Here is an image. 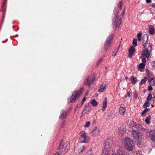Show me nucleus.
<instances>
[{
    "instance_id": "1",
    "label": "nucleus",
    "mask_w": 155,
    "mask_h": 155,
    "mask_svg": "<svg viewBox=\"0 0 155 155\" xmlns=\"http://www.w3.org/2000/svg\"><path fill=\"white\" fill-rule=\"evenodd\" d=\"M147 47H146L143 49L142 52V57L147 58V59L149 60L150 58L152 51V45L150 44L147 45Z\"/></svg>"
},
{
    "instance_id": "2",
    "label": "nucleus",
    "mask_w": 155,
    "mask_h": 155,
    "mask_svg": "<svg viewBox=\"0 0 155 155\" xmlns=\"http://www.w3.org/2000/svg\"><path fill=\"white\" fill-rule=\"evenodd\" d=\"M124 14V10L121 13L120 17V18L118 19V16L115 15V17L113 19V26L114 29L116 30L119 28L120 25L121 23V19L123 18Z\"/></svg>"
},
{
    "instance_id": "3",
    "label": "nucleus",
    "mask_w": 155,
    "mask_h": 155,
    "mask_svg": "<svg viewBox=\"0 0 155 155\" xmlns=\"http://www.w3.org/2000/svg\"><path fill=\"white\" fill-rule=\"evenodd\" d=\"M125 144V147L128 151H131L133 148L132 140L129 137H125L123 140Z\"/></svg>"
},
{
    "instance_id": "4",
    "label": "nucleus",
    "mask_w": 155,
    "mask_h": 155,
    "mask_svg": "<svg viewBox=\"0 0 155 155\" xmlns=\"http://www.w3.org/2000/svg\"><path fill=\"white\" fill-rule=\"evenodd\" d=\"M112 144L111 140H107L105 143L104 147L103 150L101 155H108L110 150V149Z\"/></svg>"
},
{
    "instance_id": "5",
    "label": "nucleus",
    "mask_w": 155,
    "mask_h": 155,
    "mask_svg": "<svg viewBox=\"0 0 155 155\" xmlns=\"http://www.w3.org/2000/svg\"><path fill=\"white\" fill-rule=\"evenodd\" d=\"M84 89V88L81 87L78 91H75V92H74L72 94L71 97L69 99L70 101L69 102L71 103L74 101L80 95Z\"/></svg>"
},
{
    "instance_id": "6",
    "label": "nucleus",
    "mask_w": 155,
    "mask_h": 155,
    "mask_svg": "<svg viewBox=\"0 0 155 155\" xmlns=\"http://www.w3.org/2000/svg\"><path fill=\"white\" fill-rule=\"evenodd\" d=\"M80 139L81 142L87 143L89 142L90 137L86 135V133L84 131H81L80 133Z\"/></svg>"
},
{
    "instance_id": "7",
    "label": "nucleus",
    "mask_w": 155,
    "mask_h": 155,
    "mask_svg": "<svg viewBox=\"0 0 155 155\" xmlns=\"http://www.w3.org/2000/svg\"><path fill=\"white\" fill-rule=\"evenodd\" d=\"M100 129L97 127H94L92 129L91 131V135L94 137L97 136L100 133Z\"/></svg>"
},
{
    "instance_id": "8",
    "label": "nucleus",
    "mask_w": 155,
    "mask_h": 155,
    "mask_svg": "<svg viewBox=\"0 0 155 155\" xmlns=\"http://www.w3.org/2000/svg\"><path fill=\"white\" fill-rule=\"evenodd\" d=\"M131 133L134 138L135 139H139L142 135L141 133L138 132L135 130L132 131Z\"/></svg>"
},
{
    "instance_id": "9",
    "label": "nucleus",
    "mask_w": 155,
    "mask_h": 155,
    "mask_svg": "<svg viewBox=\"0 0 155 155\" xmlns=\"http://www.w3.org/2000/svg\"><path fill=\"white\" fill-rule=\"evenodd\" d=\"M95 80V78L94 77L91 80H89L88 78L85 81H84V83L85 85H88L90 87L91 85L93 84V82Z\"/></svg>"
},
{
    "instance_id": "10",
    "label": "nucleus",
    "mask_w": 155,
    "mask_h": 155,
    "mask_svg": "<svg viewBox=\"0 0 155 155\" xmlns=\"http://www.w3.org/2000/svg\"><path fill=\"white\" fill-rule=\"evenodd\" d=\"M148 39V35L147 34L144 35L143 38V48H145L146 47H147V45L149 44V43H147Z\"/></svg>"
},
{
    "instance_id": "11",
    "label": "nucleus",
    "mask_w": 155,
    "mask_h": 155,
    "mask_svg": "<svg viewBox=\"0 0 155 155\" xmlns=\"http://www.w3.org/2000/svg\"><path fill=\"white\" fill-rule=\"evenodd\" d=\"M67 116V112L66 111L62 110L60 112V115L59 118L60 119H63L66 117Z\"/></svg>"
},
{
    "instance_id": "12",
    "label": "nucleus",
    "mask_w": 155,
    "mask_h": 155,
    "mask_svg": "<svg viewBox=\"0 0 155 155\" xmlns=\"http://www.w3.org/2000/svg\"><path fill=\"white\" fill-rule=\"evenodd\" d=\"M126 109L125 107L121 106L119 108V113L122 116H123L125 113Z\"/></svg>"
},
{
    "instance_id": "13",
    "label": "nucleus",
    "mask_w": 155,
    "mask_h": 155,
    "mask_svg": "<svg viewBox=\"0 0 155 155\" xmlns=\"http://www.w3.org/2000/svg\"><path fill=\"white\" fill-rule=\"evenodd\" d=\"M135 51L134 48L133 46L131 47L129 50V57L130 58H131L134 52Z\"/></svg>"
},
{
    "instance_id": "14",
    "label": "nucleus",
    "mask_w": 155,
    "mask_h": 155,
    "mask_svg": "<svg viewBox=\"0 0 155 155\" xmlns=\"http://www.w3.org/2000/svg\"><path fill=\"white\" fill-rule=\"evenodd\" d=\"M111 42L108 39H107L104 44V49L105 50L108 49V47L111 44Z\"/></svg>"
},
{
    "instance_id": "15",
    "label": "nucleus",
    "mask_w": 155,
    "mask_h": 155,
    "mask_svg": "<svg viewBox=\"0 0 155 155\" xmlns=\"http://www.w3.org/2000/svg\"><path fill=\"white\" fill-rule=\"evenodd\" d=\"M150 139L153 141H155V131L153 130L151 131L150 134Z\"/></svg>"
},
{
    "instance_id": "16",
    "label": "nucleus",
    "mask_w": 155,
    "mask_h": 155,
    "mask_svg": "<svg viewBox=\"0 0 155 155\" xmlns=\"http://www.w3.org/2000/svg\"><path fill=\"white\" fill-rule=\"evenodd\" d=\"M70 143L69 142H66L65 144L64 147V153H66L68 151V149L70 147Z\"/></svg>"
},
{
    "instance_id": "17",
    "label": "nucleus",
    "mask_w": 155,
    "mask_h": 155,
    "mask_svg": "<svg viewBox=\"0 0 155 155\" xmlns=\"http://www.w3.org/2000/svg\"><path fill=\"white\" fill-rule=\"evenodd\" d=\"M122 150V148L120 147H118V149L117 150V154H113L112 155H123Z\"/></svg>"
},
{
    "instance_id": "18",
    "label": "nucleus",
    "mask_w": 155,
    "mask_h": 155,
    "mask_svg": "<svg viewBox=\"0 0 155 155\" xmlns=\"http://www.w3.org/2000/svg\"><path fill=\"white\" fill-rule=\"evenodd\" d=\"M106 89V86H104L102 84H101L98 90V91L100 92H103Z\"/></svg>"
},
{
    "instance_id": "19",
    "label": "nucleus",
    "mask_w": 155,
    "mask_h": 155,
    "mask_svg": "<svg viewBox=\"0 0 155 155\" xmlns=\"http://www.w3.org/2000/svg\"><path fill=\"white\" fill-rule=\"evenodd\" d=\"M107 98L105 97L103 102V110L104 111L107 106Z\"/></svg>"
},
{
    "instance_id": "20",
    "label": "nucleus",
    "mask_w": 155,
    "mask_h": 155,
    "mask_svg": "<svg viewBox=\"0 0 155 155\" xmlns=\"http://www.w3.org/2000/svg\"><path fill=\"white\" fill-rule=\"evenodd\" d=\"M148 81L151 85H154L155 84V80L153 78H148Z\"/></svg>"
},
{
    "instance_id": "21",
    "label": "nucleus",
    "mask_w": 155,
    "mask_h": 155,
    "mask_svg": "<svg viewBox=\"0 0 155 155\" xmlns=\"http://www.w3.org/2000/svg\"><path fill=\"white\" fill-rule=\"evenodd\" d=\"M149 32L151 35H153L154 33V28L153 26H150L149 29Z\"/></svg>"
},
{
    "instance_id": "22",
    "label": "nucleus",
    "mask_w": 155,
    "mask_h": 155,
    "mask_svg": "<svg viewBox=\"0 0 155 155\" xmlns=\"http://www.w3.org/2000/svg\"><path fill=\"white\" fill-rule=\"evenodd\" d=\"M145 64L143 63H140L139 66L138 70L140 71H142V70L145 67Z\"/></svg>"
},
{
    "instance_id": "23",
    "label": "nucleus",
    "mask_w": 155,
    "mask_h": 155,
    "mask_svg": "<svg viewBox=\"0 0 155 155\" xmlns=\"http://www.w3.org/2000/svg\"><path fill=\"white\" fill-rule=\"evenodd\" d=\"M130 80L132 83L133 84H135L137 81L136 78L134 76L131 77Z\"/></svg>"
},
{
    "instance_id": "24",
    "label": "nucleus",
    "mask_w": 155,
    "mask_h": 155,
    "mask_svg": "<svg viewBox=\"0 0 155 155\" xmlns=\"http://www.w3.org/2000/svg\"><path fill=\"white\" fill-rule=\"evenodd\" d=\"M91 104L93 106L95 107L97 105L98 103L94 99L92 100L91 101Z\"/></svg>"
},
{
    "instance_id": "25",
    "label": "nucleus",
    "mask_w": 155,
    "mask_h": 155,
    "mask_svg": "<svg viewBox=\"0 0 155 155\" xmlns=\"http://www.w3.org/2000/svg\"><path fill=\"white\" fill-rule=\"evenodd\" d=\"M85 149V147L84 146H82L80 147L78 149V152L79 153L81 152L84 151Z\"/></svg>"
},
{
    "instance_id": "26",
    "label": "nucleus",
    "mask_w": 155,
    "mask_h": 155,
    "mask_svg": "<svg viewBox=\"0 0 155 155\" xmlns=\"http://www.w3.org/2000/svg\"><path fill=\"white\" fill-rule=\"evenodd\" d=\"M5 4V1L3 5L2 6V9L1 10V11L3 12H4L5 11V9H6V6Z\"/></svg>"
},
{
    "instance_id": "27",
    "label": "nucleus",
    "mask_w": 155,
    "mask_h": 155,
    "mask_svg": "<svg viewBox=\"0 0 155 155\" xmlns=\"http://www.w3.org/2000/svg\"><path fill=\"white\" fill-rule=\"evenodd\" d=\"M150 105V103L149 102V101H147L146 102L144 103V104L143 105V108H145V107H148Z\"/></svg>"
},
{
    "instance_id": "28",
    "label": "nucleus",
    "mask_w": 155,
    "mask_h": 155,
    "mask_svg": "<svg viewBox=\"0 0 155 155\" xmlns=\"http://www.w3.org/2000/svg\"><path fill=\"white\" fill-rule=\"evenodd\" d=\"M151 118L150 115L148 116L145 120V122L146 123L148 124H150V120Z\"/></svg>"
},
{
    "instance_id": "29",
    "label": "nucleus",
    "mask_w": 155,
    "mask_h": 155,
    "mask_svg": "<svg viewBox=\"0 0 155 155\" xmlns=\"http://www.w3.org/2000/svg\"><path fill=\"white\" fill-rule=\"evenodd\" d=\"M149 110V109L148 108H146V109L144 110L142 113L141 116L142 117H144L145 116V114Z\"/></svg>"
},
{
    "instance_id": "30",
    "label": "nucleus",
    "mask_w": 155,
    "mask_h": 155,
    "mask_svg": "<svg viewBox=\"0 0 155 155\" xmlns=\"http://www.w3.org/2000/svg\"><path fill=\"white\" fill-rule=\"evenodd\" d=\"M142 34L141 32H139L137 34V37L138 41H140L141 40V36Z\"/></svg>"
},
{
    "instance_id": "31",
    "label": "nucleus",
    "mask_w": 155,
    "mask_h": 155,
    "mask_svg": "<svg viewBox=\"0 0 155 155\" xmlns=\"http://www.w3.org/2000/svg\"><path fill=\"white\" fill-rule=\"evenodd\" d=\"M147 79V78L146 77H144L142 79L140 83V84H145L146 82Z\"/></svg>"
},
{
    "instance_id": "32",
    "label": "nucleus",
    "mask_w": 155,
    "mask_h": 155,
    "mask_svg": "<svg viewBox=\"0 0 155 155\" xmlns=\"http://www.w3.org/2000/svg\"><path fill=\"white\" fill-rule=\"evenodd\" d=\"M113 35L112 34H111L108 36L107 39H108L109 41H111L113 38Z\"/></svg>"
},
{
    "instance_id": "33",
    "label": "nucleus",
    "mask_w": 155,
    "mask_h": 155,
    "mask_svg": "<svg viewBox=\"0 0 155 155\" xmlns=\"http://www.w3.org/2000/svg\"><path fill=\"white\" fill-rule=\"evenodd\" d=\"M133 44L134 46H136L137 45V40L136 39H133Z\"/></svg>"
},
{
    "instance_id": "34",
    "label": "nucleus",
    "mask_w": 155,
    "mask_h": 155,
    "mask_svg": "<svg viewBox=\"0 0 155 155\" xmlns=\"http://www.w3.org/2000/svg\"><path fill=\"white\" fill-rule=\"evenodd\" d=\"M152 97V94H150L149 95H148L147 101H149L150 100L151 98Z\"/></svg>"
},
{
    "instance_id": "35",
    "label": "nucleus",
    "mask_w": 155,
    "mask_h": 155,
    "mask_svg": "<svg viewBox=\"0 0 155 155\" xmlns=\"http://www.w3.org/2000/svg\"><path fill=\"white\" fill-rule=\"evenodd\" d=\"M86 99V98L85 97H84L83 98L82 100V101L79 104V105H80V106H82L83 105Z\"/></svg>"
},
{
    "instance_id": "36",
    "label": "nucleus",
    "mask_w": 155,
    "mask_h": 155,
    "mask_svg": "<svg viewBox=\"0 0 155 155\" xmlns=\"http://www.w3.org/2000/svg\"><path fill=\"white\" fill-rule=\"evenodd\" d=\"M122 2L121 1L120 2L118 5V7L120 8V9H121L122 8Z\"/></svg>"
},
{
    "instance_id": "37",
    "label": "nucleus",
    "mask_w": 155,
    "mask_h": 155,
    "mask_svg": "<svg viewBox=\"0 0 155 155\" xmlns=\"http://www.w3.org/2000/svg\"><path fill=\"white\" fill-rule=\"evenodd\" d=\"M87 112L86 108H84L83 109V112L82 113V115L84 116Z\"/></svg>"
},
{
    "instance_id": "38",
    "label": "nucleus",
    "mask_w": 155,
    "mask_h": 155,
    "mask_svg": "<svg viewBox=\"0 0 155 155\" xmlns=\"http://www.w3.org/2000/svg\"><path fill=\"white\" fill-rule=\"evenodd\" d=\"M63 146H64V143H63L62 141L61 143L59 146V147H58L59 149H62L63 148Z\"/></svg>"
},
{
    "instance_id": "39",
    "label": "nucleus",
    "mask_w": 155,
    "mask_h": 155,
    "mask_svg": "<svg viewBox=\"0 0 155 155\" xmlns=\"http://www.w3.org/2000/svg\"><path fill=\"white\" fill-rule=\"evenodd\" d=\"M90 124V123L89 121H87L86 122L85 125H84V127H88Z\"/></svg>"
},
{
    "instance_id": "40",
    "label": "nucleus",
    "mask_w": 155,
    "mask_h": 155,
    "mask_svg": "<svg viewBox=\"0 0 155 155\" xmlns=\"http://www.w3.org/2000/svg\"><path fill=\"white\" fill-rule=\"evenodd\" d=\"M86 155H93V153L91 150H90L87 151Z\"/></svg>"
},
{
    "instance_id": "41",
    "label": "nucleus",
    "mask_w": 155,
    "mask_h": 155,
    "mask_svg": "<svg viewBox=\"0 0 155 155\" xmlns=\"http://www.w3.org/2000/svg\"><path fill=\"white\" fill-rule=\"evenodd\" d=\"M142 63H143L144 64H145L146 62V59L147 58L142 57Z\"/></svg>"
},
{
    "instance_id": "42",
    "label": "nucleus",
    "mask_w": 155,
    "mask_h": 155,
    "mask_svg": "<svg viewBox=\"0 0 155 155\" xmlns=\"http://www.w3.org/2000/svg\"><path fill=\"white\" fill-rule=\"evenodd\" d=\"M123 132V130H122V129H118L117 132L119 134H122Z\"/></svg>"
},
{
    "instance_id": "43",
    "label": "nucleus",
    "mask_w": 155,
    "mask_h": 155,
    "mask_svg": "<svg viewBox=\"0 0 155 155\" xmlns=\"http://www.w3.org/2000/svg\"><path fill=\"white\" fill-rule=\"evenodd\" d=\"M151 65L153 68V69H155V61L152 62Z\"/></svg>"
},
{
    "instance_id": "44",
    "label": "nucleus",
    "mask_w": 155,
    "mask_h": 155,
    "mask_svg": "<svg viewBox=\"0 0 155 155\" xmlns=\"http://www.w3.org/2000/svg\"><path fill=\"white\" fill-rule=\"evenodd\" d=\"M103 60L102 58H100V59L97 62V65H98Z\"/></svg>"
},
{
    "instance_id": "45",
    "label": "nucleus",
    "mask_w": 155,
    "mask_h": 155,
    "mask_svg": "<svg viewBox=\"0 0 155 155\" xmlns=\"http://www.w3.org/2000/svg\"><path fill=\"white\" fill-rule=\"evenodd\" d=\"M138 97L137 93V92H135L134 94V97L135 99H137Z\"/></svg>"
},
{
    "instance_id": "46",
    "label": "nucleus",
    "mask_w": 155,
    "mask_h": 155,
    "mask_svg": "<svg viewBox=\"0 0 155 155\" xmlns=\"http://www.w3.org/2000/svg\"><path fill=\"white\" fill-rule=\"evenodd\" d=\"M148 90L149 91H151L153 90L152 87L151 86H148Z\"/></svg>"
},
{
    "instance_id": "47",
    "label": "nucleus",
    "mask_w": 155,
    "mask_h": 155,
    "mask_svg": "<svg viewBox=\"0 0 155 155\" xmlns=\"http://www.w3.org/2000/svg\"><path fill=\"white\" fill-rule=\"evenodd\" d=\"M118 51V50L117 49V51H115V52L114 51V52L113 55H114V57H115V55H116V54H117V53Z\"/></svg>"
},
{
    "instance_id": "48",
    "label": "nucleus",
    "mask_w": 155,
    "mask_h": 155,
    "mask_svg": "<svg viewBox=\"0 0 155 155\" xmlns=\"http://www.w3.org/2000/svg\"><path fill=\"white\" fill-rule=\"evenodd\" d=\"M127 96H128L129 97H130V92H127V96H125V97H126Z\"/></svg>"
},
{
    "instance_id": "49",
    "label": "nucleus",
    "mask_w": 155,
    "mask_h": 155,
    "mask_svg": "<svg viewBox=\"0 0 155 155\" xmlns=\"http://www.w3.org/2000/svg\"><path fill=\"white\" fill-rule=\"evenodd\" d=\"M146 2L147 3H151L152 2L151 0H146Z\"/></svg>"
},
{
    "instance_id": "50",
    "label": "nucleus",
    "mask_w": 155,
    "mask_h": 155,
    "mask_svg": "<svg viewBox=\"0 0 155 155\" xmlns=\"http://www.w3.org/2000/svg\"><path fill=\"white\" fill-rule=\"evenodd\" d=\"M152 5V7H153V8H155V4L154 3H153Z\"/></svg>"
},
{
    "instance_id": "51",
    "label": "nucleus",
    "mask_w": 155,
    "mask_h": 155,
    "mask_svg": "<svg viewBox=\"0 0 155 155\" xmlns=\"http://www.w3.org/2000/svg\"><path fill=\"white\" fill-rule=\"evenodd\" d=\"M59 152H58V153H56L54 155H59Z\"/></svg>"
},
{
    "instance_id": "52",
    "label": "nucleus",
    "mask_w": 155,
    "mask_h": 155,
    "mask_svg": "<svg viewBox=\"0 0 155 155\" xmlns=\"http://www.w3.org/2000/svg\"><path fill=\"white\" fill-rule=\"evenodd\" d=\"M78 105H79L78 104V105H77V107L75 108V110H76V108L78 107Z\"/></svg>"
},
{
    "instance_id": "53",
    "label": "nucleus",
    "mask_w": 155,
    "mask_h": 155,
    "mask_svg": "<svg viewBox=\"0 0 155 155\" xmlns=\"http://www.w3.org/2000/svg\"><path fill=\"white\" fill-rule=\"evenodd\" d=\"M127 79H128L127 77H126V80H127Z\"/></svg>"
},
{
    "instance_id": "54",
    "label": "nucleus",
    "mask_w": 155,
    "mask_h": 155,
    "mask_svg": "<svg viewBox=\"0 0 155 155\" xmlns=\"http://www.w3.org/2000/svg\"><path fill=\"white\" fill-rule=\"evenodd\" d=\"M153 98H154V99H155V97H153Z\"/></svg>"
},
{
    "instance_id": "55",
    "label": "nucleus",
    "mask_w": 155,
    "mask_h": 155,
    "mask_svg": "<svg viewBox=\"0 0 155 155\" xmlns=\"http://www.w3.org/2000/svg\"><path fill=\"white\" fill-rule=\"evenodd\" d=\"M87 93L86 94V95H87Z\"/></svg>"
}]
</instances>
